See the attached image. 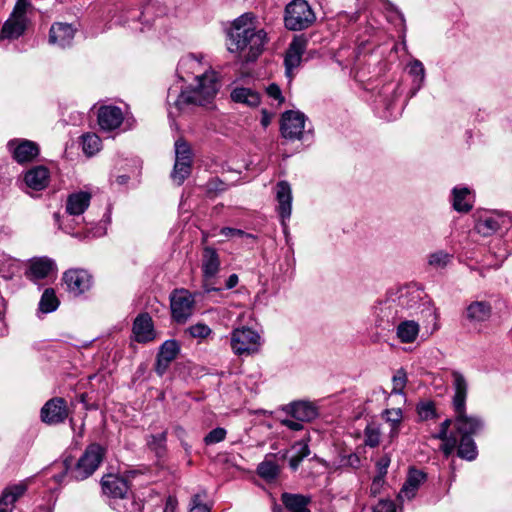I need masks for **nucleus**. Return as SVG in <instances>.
<instances>
[{
	"label": "nucleus",
	"instance_id": "nucleus-1",
	"mask_svg": "<svg viewBox=\"0 0 512 512\" xmlns=\"http://www.w3.org/2000/svg\"><path fill=\"white\" fill-rule=\"evenodd\" d=\"M177 73L183 81H188L193 76L196 84L191 88L177 91L169 89L167 103L169 105V116L185 111L190 106H205L215 98L219 83L215 71L202 62V56L189 54L180 59L177 66Z\"/></svg>",
	"mask_w": 512,
	"mask_h": 512
},
{
	"label": "nucleus",
	"instance_id": "nucleus-2",
	"mask_svg": "<svg viewBox=\"0 0 512 512\" xmlns=\"http://www.w3.org/2000/svg\"><path fill=\"white\" fill-rule=\"evenodd\" d=\"M256 17L253 13H244L233 21L227 33V49L238 54L244 62H253L264 49L267 34L263 29L255 28Z\"/></svg>",
	"mask_w": 512,
	"mask_h": 512
},
{
	"label": "nucleus",
	"instance_id": "nucleus-3",
	"mask_svg": "<svg viewBox=\"0 0 512 512\" xmlns=\"http://www.w3.org/2000/svg\"><path fill=\"white\" fill-rule=\"evenodd\" d=\"M452 386L454 389L453 407L455 410V429L459 436L473 437L484 428V420L476 415L466 413V398L468 383L464 375L454 370L451 373Z\"/></svg>",
	"mask_w": 512,
	"mask_h": 512
},
{
	"label": "nucleus",
	"instance_id": "nucleus-4",
	"mask_svg": "<svg viewBox=\"0 0 512 512\" xmlns=\"http://www.w3.org/2000/svg\"><path fill=\"white\" fill-rule=\"evenodd\" d=\"M101 489L103 494L110 499V506L118 512H129L127 504L135 506L128 481L123 477L114 474L104 475L101 479Z\"/></svg>",
	"mask_w": 512,
	"mask_h": 512
},
{
	"label": "nucleus",
	"instance_id": "nucleus-5",
	"mask_svg": "<svg viewBox=\"0 0 512 512\" xmlns=\"http://www.w3.org/2000/svg\"><path fill=\"white\" fill-rule=\"evenodd\" d=\"M316 16L305 0H293L285 8V27L291 31H301L310 27Z\"/></svg>",
	"mask_w": 512,
	"mask_h": 512
},
{
	"label": "nucleus",
	"instance_id": "nucleus-6",
	"mask_svg": "<svg viewBox=\"0 0 512 512\" xmlns=\"http://www.w3.org/2000/svg\"><path fill=\"white\" fill-rule=\"evenodd\" d=\"M104 456L105 449L100 444L92 443L88 445L72 470L73 477L76 480H84L90 477L98 469Z\"/></svg>",
	"mask_w": 512,
	"mask_h": 512
},
{
	"label": "nucleus",
	"instance_id": "nucleus-7",
	"mask_svg": "<svg viewBox=\"0 0 512 512\" xmlns=\"http://www.w3.org/2000/svg\"><path fill=\"white\" fill-rule=\"evenodd\" d=\"M261 344L260 334L249 327L235 328L231 333L230 345L238 356L257 353Z\"/></svg>",
	"mask_w": 512,
	"mask_h": 512
},
{
	"label": "nucleus",
	"instance_id": "nucleus-8",
	"mask_svg": "<svg viewBox=\"0 0 512 512\" xmlns=\"http://www.w3.org/2000/svg\"><path fill=\"white\" fill-rule=\"evenodd\" d=\"M28 6V0H17L12 13L2 26L0 39L14 40L24 34L27 27Z\"/></svg>",
	"mask_w": 512,
	"mask_h": 512
},
{
	"label": "nucleus",
	"instance_id": "nucleus-9",
	"mask_svg": "<svg viewBox=\"0 0 512 512\" xmlns=\"http://www.w3.org/2000/svg\"><path fill=\"white\" fill-rule=\"evenodd\" d=\"M392 295L398 304L399 312L404 315V318L417 313L425 298L424 291L414 284L401 287Z\"/></svg>",
	"mask_w": 512,
	"mask_h": 512
},
{
	"label": "nucleus",
	"instance_id": "nucleus-10",
	"mask_svg": "<svg viewBox=\"0 0 512 512\" xmlns=\"http://www.w3.org/2000/svg\"><path fill=\"white\" fill-rule=\"evenodd\" d=\"M219 268L220 259L217 251L214 248L206 247L202 258L203 288L205 292L220 290V288L213 286V280L219 272Z\"/></svg>",
	"mask_w": 512,
	"mask_h": 512
},
{
	"label": "nucleus",
	"instance_id": "nucleus-11",
	"mask_svg": "<svg viewBox=\"0 0 512 512\" xmlns=\"http://www.w3.org/2000/svg\"><path fill=\"white\" fill-rule=\"evenodd\" d=\"M193 295L185 289L176 290L171 295L172 316L178 323L185 322L193 313Z\"/></svg>",
	"mask_w": 512,
	"mask_h": 512
},
{
	"label": "nucleus",
	"instance_id": "nucleus-12",
	"mask_svg": "<svg viewBox=\"0 0 512 512\" xmlns=\"http://www.w3.org/2000/svg\"><path fill=\"white\" fill-rule=\"evenodd\" d=\"M305 126V115L299 111H286L281 118V134L290 140L300 139Z\"/></svg>",
	"mask_w": 512,
	"mask_h": 512
},
{
	"label": "nucleus",
	"instance_id": "nucleus-13",
	"mask_svg": "<svg viewBox=\"0 0 512 512\" xmlns=\"http://www.w3.org/2000/svg\"><path fill=\"white\" fill-rule=\"evenodd\" d=\"M14 160L20 164L34 160L39 154L38 145L26 139H13L7 144Z\"/></svg>",
	"mask_w": 512,
	"mask_h": 512
},
{
	"label": "nucleus",
	"instance_id": "nucleus-14",
	"mask_svg": "<svg viewBox=\"0 0 512 512\" xmlns=\"http://www.w3.org/2000/svg\"><path fill=\"white\" fill-rule=\"evenodd\" d=\"M63 280L68 291L74 296H79L88 291L92 285L91 275L83 269H71L64 273Z\"/></svg>",
	"mask_w": 512,
	"mask_h": 512
},
{
	"label": "nucleus",
	"instance_id": "nucleus-15",
	"mask_svg": "<svg viewBox=\"0 0 512 512\" xmlns=\"http://www.w3.org/2000/svg\"><path fill=\"white\" fill-rule=\"evenodd\" d=\"M399 307L393 295H390L384 301L379 302L374 307V313L377 317L378 326L385 324H395L396 321L404 319V315L399 312Z\"/></svg>",
	"mask_w": 512,
	"mask_h": 512
},
{
	"label": "nucleus",
	"instance_id": "nucleus-16",
	"mask_svg": "<svg viewBox=\"0 0 512 512\" xmlns=\"http://www.w3.org/2000/svg\"><path fill=\"white\" fill-rule=\"evenodd\" d=\"M67 416L66 401L60 397L48 400L41 409V420L49 425L62 423Z\"/></svg>",
	"mask_w": 512,
	"mask_h": 512
},
{
	"label": "nucleus",
	"instance_id": "nucleus-17",
	"mask_svg": "<svg viewBox=\"0 0 512 512\" xmlns=\"http://www.w3.org/2000/svg\"><path fill=\"white\" fill-rule=\"evenodd\" d=\"M492 316V306L488 301H472L467 305L463 317L470 326L477 328Z\"/></svg>",
	"mask_w": 512,
	"mask_h": 512
},
{
	"label": "nucleus",
	"instance_id": "nucleus-18",
	"mask_svg": "<svg viewBox=\"0 0 512 512\" xmlns=\"http://www.w3.org/2000/svg\"><path fill=\"white\" fill-rule=\"evenodd\" d=\"M276 200L278 202L277 211L281 218V223L286 228V221L290 218L292 212V190L287 181H280L275 188Z\"/></svg>",
	"mask_w": 512,
	"mask_h": 512
},
{
	"label": "nucleus",
	"instance_id": "nucleus-19",
	"mask_svg": "<svg viewBox=\"0 0 512 512\" xmlns=\"http://www.w3.org/2000/svg\"><path fill=\"white\" fill-rule=\"evenodd\" d=\"M135 341L138 343H148L156 338V332L151 316L148 313L139 314L132 327Z\"/></svg>",
	"mask_w": 512,
	"mask_h": 512
},
{
	"label": "nucleus",
	"instance_id": "nucleus-20",
	"mask_svg": "<svg viewBox=\"0 0 512 512\" xmlns=\"http://www.w3.org/2000/svg\"><path fill=\"white\" fill-rule=\"evenodd\" d=\"M76 29L68 23H54L49 31V43L53 45H57L61 48H65L70 46L74 36Z\"/></svg>",
	"mask_w": 512,
	"mask_h": 512
},
{
	"label": "nucleus",
	"instance_id": "nucleus-21",
	"mask_svg": "<svg viewBox=\"0 0 512 512\" xmlns=\"http://www.w3.org/2000/svg\"><path fill=\"white\" fill-rule=\"evenodd\" d=\"M122 110L117 106H102L98 111V124L102 130L112 131L123 122Z\"/></svg>",
	"mask_w": 512,
	"mask_h": 512
},
{
	"label": "nucleus",
	"instance_id": "nucleus-22",
	"mask_svg": "<svg viewBox=\"0 0 512 512\" xmlns=\"http://www.w3.org/2000/svg\"><path fill=\"white\" fill-rule=\"evenodd\" d=\"M306 46L307 41L302 37H295L290 43L284 59L287 75L290 76L293 69L300 65Z\"/></svg>",
	"mask_w": 512,
	"mask_h": 512
},
{
	"label": "nucleus",
	"instance_id": "nucleus-23",
	"mask_svg": "<svg viewBox=\"0 0 512 512\" xmlns=\"http://www.w3.org/2000/svg\"><path fill=\"white\" fill-rule=\"evenodd\" d=\"M287 412L292 418L309 422L318 416L317 407L308 401H296L287 406Z\"/></svg>",
	"mask_w": 512,
	"mask_h": 512
},
{
	"label": "nucleus",
	"instance_id": "nucleus-24",
	"mask_svg": "<svg viewBox=\"0 0 512 512\" xmlns=\"http://www.w3.org/2000/svg\"><path fill=\"white\" fill-rule=\"evenodd\" d=\"M426 480V474L417 469H410L407 479L403 484L402 489L400 490L399 497L401 499H412L415 495L421 484H423Z\"/></svg>",
	"mask_w": 512,
	"mask_h": 512
},
{
	"label": "nucleus",
	"instance_id": "nucleus-25",
	"mask_svg": "<svg viewBox=\"0 0 512 512\" xmlns=\"http://www.w3.org/2000/svg\"><path fill=\"white\" fill-rule=\"evenodd\" d=\"M55 263L48 257H38L30 260L27 276L31 280L44 279L53 271Z\"/></svg>",
	"mask_w": 512,
	"mask_h": 512
},
{
	"label": "nucleus",
	"instance_id": "nucleus-26",
	"mask_svg": "<svg viewBox=\"0 0 512 512\" xmlns=\"http://www.w3.org/2000/svg\"><path fill=\"white\" fill-rule=\"evenodd\" d=\"M50 179L49 170L44 166H36L28 170L24 176L26 185L33 190L47 187Z\"/></svg>",
	"mask_w": 512,
	"mask_h": 512
},
{
	"label": "nucleus",
	"instance_id": "nucleus-27",
	"mask_svg": "<svg viewBox=\"0 0 512 512\" xmlns=\"http://www.w3.org/2000/svg\"><path fill=\"white\" fill-rule=\"evenodd\" d=\"M91 194L85 191L72 193L66 201V212L69 215L78 216L85 212L89 207Z\"/></svg>",
	"mask_w": 512,
	"mask_h": 512
},
{
	"label": "nucleus",
	"instance_id": "nucleus-28",
	"mask_svg": "<svg viewBox=\"0 0 512 512\" xmlns=\"http://www.w3.org/2000/svg\"><path fill=\"white\" fill-rule=\"evenodd\" d=\"M231 99L235 103H240L251 108L257 107L261 102L259 92L246 87L234 88L231 92Z\"/></svg>",
	"mask_w": 512,
	"mask_h": 512
},
{
	"label": "nucleus",
	"instance_id": "nucleus-29",
	"mask_svg": "<svg viewBox=\"0 0 512 512\" xmlns=\"http://www.w3.org/2000/svg\"><path fill=\"white\" fill-rule=\"evenodd\" d=\"M381 417L389 426L388 438L392 442L399 435L403 420V412L400 408L385 409L382 412Z\"/></svg>",
	"mask_w": 512,
	"mask_h": 512
},
{
	"label": "nucleus",
	"instance_id": "nucleus-30",
	"mask_svg": "<svg viewBox=\"0 0 512 512\" xmlns=\"http://www.w3.org/2000/svg\"><path fill=\"white\" fill-rule=\"evenodd\" d=\"M399 321L400 323L397 325L396 328L397 338L401 343H413L419 335V324L414 320L401 319Z\"/></svg>",
	"mask_w": 512,
	"mask_h": 512
},
{
	"label": "nucleus",
	"instance_id": "nucleus-31",
	"mask_svg": "<svg viewBox=\"0 0 512 512\" xmlns=\"http://www.w3.org/2000/svg\"><path fill=\"white\" fill-rule=\"evenodd\" d=\"M26 491L24 484H17L6 488L0 496V512H9L12 510L16 500Z\"/></svg>",
	"mask_w": 512,
	"mask_h": 512
},
{
	"label": "nucleus",
	"instance_id": "nucleus-32",
	"mask_svg": "<svg viewBox=\"0 0 512 512\" xmlns=\"http://www.w3.org/2000/svg\"><path fill=\"white\" fill-rule=\"evenodd\" d=\"M281 500L289 512H310L308 504L311 498L301 494L283 493Z\"/></svg>",
	"mask_w": 512,
	"mask_h": 512
},
{
	"label": "nucleus",
	"instance_id": "nucleus-33",
	"mask_svg": "<svg viewBox=\"0 0 512 512\" xmlns=\"http://www.w3.org/2000/svg\"><path fill=\"white\" fill-rule=\"evenodd\" d=\"M453 208L461 213L469 212L473 207L471 192L468 188H454L453 191Z\"/></svg>",
	"mask_w": 512,
	"mask_h": 512
},
{
	"label": "nucleus",
	"instance_id": "nucleus-34",
	"mask_svg": "<svg viewBox=\"0 0 512 512\" xmlns=\"http://www.w3.org/2000/svg\"><path fill=\"white\" fill-rule=\"evenodd\" d=\"M502 223L503 219L501 217H481L477 220L475 224V230L480 235L484 237H489L495 234L501 228Z\"/></svg>",
	"mask_w": 512,
	"mask_h": 512
},
{
	"label": "nucleus",
	"instance_id": "nucleus-35",
	"mask_svg": "<svg viewBox=\"0 0 512 512\" xmlns=\"http://www.w3.org/2000/svg\"><path fill=\"white\" fill-rule=\"evenodd\" d=\"M458 437V451L457 454L460 458L472 461L477 457L478 451L476 444L472 437L457 436Z\"/></svg>",
	"mask_w": 512,
	"mask_h": 512
},
{
	"label": "nucleus",
	"instance_id": "nucleus-36",
	"mask_svg": "<svg viewBox=\"0 0 512 512\" xmlns=\"http://www.w3.org/2000/svg\"><path fill=\"white\" fill-rule=\"evenodd\" d=\"M59 304H60V302L55 294L54 289L47 288L44 290V292L40 298L39 310L45 314L51 313L58 308Z\"/></svg>",
	"mask_w": 512,
	"mask_h": 512
},
{
	"label": "nucleus",
	"instance_id": "nucleus-37",
	"mask_svg": "<svg viewBox=\"0 0 512 512\" xmlns=\"http://www.w3.org/2000/svg\"><path fill=\"white\" fill-rule=\"evenodd\" d=\"M381 427L376 422H370L364 429V443L366 446L375 448L380 444Z\"/></svg>",
	"mask_w": 512,
	"mask_h": 512
},
{
	"label": "nucleus",
	"instance_id": "nucleus-38",
	"mask_svg": "<svg viewBox=\"0 0 512 512\" xmlns=\"http://www.w3.org/2000/svg\"><path fill=\"white\" fill-rule=\"evenodd\" d=\"M167 441V432L163 431L159 434H151L146 437L147 447L156 455L160 456L165 452Z\"/></svg>",
	"mask_w": 512,
	"mask_h": 512
},
{
	"label": "nucleus",
	"instance_id": "nucleus-39",
	"mask_svg": "<svg viewBox=\"0 0 512 512\" xmlns=\"http://www.w3.org/2000/svg\"><path fill=\"white\" fill-rule=\"evenodd\" d=\"M180 352V345L174 339L166 340L159 348L157 356L173 361Z\"/></svg>",
	"mask_w": 512,
	"mask_h": 512
},
{
	"label": "nucleus",
	"instance_id": "nucleus-40",
	"mask_svg": "<svg viewBox=\"0 0 512 512\" xmlns=\"http://www.w3.org/2000/svg\"><path fill=\"white\" fill-rule=\"evenodd\" d=\"M409 74L414 77L415 89L419 90L425 80V68L421 61L414 59L408 64Z\"/></svg>",
	"mask_w": 512,
	"mask_h": 512
},
{
	"label": "nucleus",
	"instance_id": "nucleus-41",
	"mask_svg": "<svg viewBox=\"0 0 512 512\" xmlns=\"http://www.w3.org/2000/svg\"><path fill=\"white\" fill-rule=\"evenodd\" d=\"M436 438L443 441V443L441 445V450L443 451V453L446 456H449L457 447L458 437L453 434H451L449 436L448 431H446L445 429H442L441 427H440L439 432L436 435Z\"/></svg>",
	"mask_w": 512,
	"mask_h": 512
},
{
	"label": "nucleus",
	"instance_id": "nucleus-42",
	"mask_svg": "<svg viewBox=\"0 0 512 512\" xmlns=\"http://www.w3.org/2000/svg\"><path fill=\"white\" fill-rule=\"evenodd\" d=\"M258 475L267 480H274L279 474V466L274 461H263L257 467Z\"/></svg>",
	"mask_w": 512,
	"mask_h": 512
},
{
	"label": "nucleus",
	"instance_id": "nucleus-43",
	"mask_svg": "<svg viewBox=\"0 0 512 512\" xmlns=\"http://www.w3.org/2000/svg\"><path fill=\"white\" fill-rule=\"evenodd\" d=\"M452 258V254L439 250L428 256V264L435 269H443L451 262Z\"/></svg>",
	"mask_w": 512,
	"mask_h": 512
},
{
	"label": "nucleus",
	"instance_id": "nucleus-44",
	"mask_svg": "<svg viewBox=\"0 0 512 512\" xmlns=\"http://www.w3.org/2000/svg\"><path fill=\"white\" fill-rule=\"evenodd\" d=\"M175 161L192 164V153L189 144L179 139L175 142Z\"/></svg>",
	"mask_w": 512,
	"mask_h": 512
},
{
	"label": "nucleus",
	"instance_id": "nucleus-45",
	"mask_svg": "<svg viewBox=\"0 0 512 512\" xmlns=\"http://www.w3.org/2000/svg\"><path fill=\"white\" fill-rule=\"evenodd\" d=\"M83 151L92 156L101 148V139L96 134H86L82 137Z\"/></svg>",
	"mask_w": 512,
	"mask_h": 512
},
{
	"label": "nucleus",
	"instance_id": "nucleus-46",
	"mask_svg": "<svg viewBox=\"0 0 512 512\" xmlns=\"http://www.w3.org/2000/svg\"><path fill=\"white\" fill-rule=\"evenodd\" d=\"M191 173V164L175 161L171 177L178 185H181Z\"/></svg>",
	"mask_w": 512,
	"mask_h": 512
},
{
	"label": "nucleus",
	"instance_id": "nucleus-47",
	"mask_svg": "<svg viewBox=\"0 0 512 512\" xmlns=\"http://www.w3.org/2000/svg\"><path fill=\"white\" fill-rule=\"evenodd\" d=\"M407 383V374L404 369H399L396 371L392 378V394H403L404 388Z\"/></svg>",
	"mask_w": 512,
	"mask_h": 512
},
{
	"label": "nucleus",
	"instance_id": "nucleus-48",
	"mask_svg": "<svg viewBox=\"0 0 512 512\" xmlns=\"http://www.w3.org/2000/svg\"><path fill=\"white\" fill-rule=\"evenodd\" d=\"M206 497V492L194 494L190 501L189 512H210V508L203 503V499Z\"/></svg>",
	"mask_w": 512,
	"mask_h": 512
},
{
	"label": "nucleus",
	"instance_id": "nucleus-49",
	"mask_svg": "<svg viewBox=\"0 0 512 512\" xmlns=\"http://www.w3.org/2000/svg\"><path fill=\"white\" fill-rule=\"evenodd\" d=\"M417 413L421 420L434 418L436 416L434 403L432 401L419 403L417 406Z\"/></svg>",
	"mask_w": 512,
	"mask_h": 512
},
{
	"label": "nucleus",
	"instance_id": "nucleus-50",
	"mask_svg": "<svg viewBox=\"0 0 512 512\" xmlns=\"http://www.w3.org/2000/svg\"><path fill=\"white\" fill-rule=\"evenodd\" d=\"M226 430L221 427H217L211 430L204 438V442L206 445H213L219 442H222L226 437Z\"/></svg>",
	"mask_w": 512,
	"mask_h": 512
},
{
	"label": "nucleus",
	"instance_id": "nucleus-51",
	"mask_svg": "<svg viewBox=\"0 0 512 512\" xmlns=\"http://www.w3.org/2000/svg\"><path fill=\"white\" fill-rule=\"evenodd\" d=\"M188 332L193 338L204 339L211 334L212 330L206 324L197 323L195 325L190 326L188 328Z\"/></svg>",
	"mask_w": 512,
	"mask_h": 512
},
{
	"label": "nucleus",
	"instance_id": "nucleus-52",
	"mask_svg": "<svg viewBox=\"0 0 512 512\" xmlns=\"http://www.w3.org/2000/svg\"><path fill=\"white\" fill-rule=\"evenodd\" d=\"M372 512H397V507L393 500L381 499L373 506Z\"/></svg>",
	"mask_w": 512,
	"mask_h": 512
},
{
	"label": "nucleus",
	"instance_id": "nucleus-53",
	"mask_svg": "<svg viewBox=\"0 0 512 512\" xmlns=\"http://www.w3.org/2000/svg\"><path fill=\"white\" fill-rule=\"evenodd\" d=\"M293 455L305 459L310 454V449L305 441H298L292 446Z\"/></svg>",
	"mask_w": 512,
	"mask_h": 512
},
{
	"label": "nucleus",
	"instance_id": "nucleus-54",
	"mask_svg": "<svg viewBox=\"0 0 512 512\" xmlns=\"http://www.w3.org/2000/svg\"><path fill=\"white\" fill-rule=\"evenodd\" d=\"M266 92L269 97L277 100L279 104H281L284 101V98L282 97V93L278 85L274 83L270 84L267 87Z\"/></svg>",
	"mask_w": 512,
	"mask_h": 512
},
{
	"label": "nucleus",
	"instance_id": "nucleus-55",
	"mask_svg": "<svg viewBox=\"0 0 512 512\" xmlns=\"http://www.w3.org/2000/svg\"><path fill=\"white\" fill-rule=\"evenodd\" d=\"M304 421L297 420L295 418L293 419H284L282 420V424L293 431H300L303 429V423Z\"/></svg>",
	"mask_w": 512,
	"mask_h": 512
},
{
	"label": "nucleus",
	"instance_id": "nucleus-56",
	"mask_svg": "<svg viewBox=\"0 0 512 512\" xmlns=\"http://www.w3.org/2000/svg\"><path fill=\"white\" fill-rule=\"evenodd\" d=\"M171 361L169 360H165L164 358H161L159 356H157V359H156V373L160 376H162L167 368L169 367Z\"/></svg>",
	"mask_w": 512,
	"mask_h": 512
},
{
	"label": "nucleus",
	"instance_id": "nucleus-57",
	"mask_svg": "<svg viewBox=\"0 0 512 512\" xmlns=\"http://www.w3.org/2000/svg\"><path fill=\"white\" fill-rule=\"evenodd\" d=\"M207 188L209 192H221L225 190V184L218 178H215L207 183Z\"/></svg>",
	"mask_w": 512,
	"mask_h": 512
},
{
	"label": "nucleus",
	"instance_id": "nucleus-58",
	"mask_svg": "<svg viewBox=\"0 0 512 512\" xmlns=\"http://www.w3.org/2000/svg\"><path fill=\"white\" fill-rule=\"evenodd\" d=\"M220 234L224 235L226 237L229 236H237L241 237L244 235V231L241 229L231 228V227H224L220 230Z\"/></svg>",
	"mask_w": 512,
	"mask_h": 512
},
{
	"label": "nucleus",
	"instance_id": "nucleus-59",
	"mask_svg": "<svg viewBox=\"0 0 512 512\" xmlns=\"http://www.w3.org/2000/svg\"><path fill=\"white\" fill-rule=\"evenodd\" d=\"M177 506V499L174 496H169L166 500L163 512H175Z\"/></svg>",
	"mask_w": 512,
	"mask_h": 512
},
{
	"label": "nucleus",
	"instance_id": "nucleus-60",
	"mask_svg": "<svg viewBox=\"0 0 512 512\" xmlns=\"http://www.w3.org/2000/svg\"><path fill=\"white\" fill-rule=\"evenodd\" d=\"M303 460V458H300L297 455H292L289 460V466L291 467L292 470L296 471Z\"/></svg>",
	"mask_w": 512,
	"mask_h": 512
},
{
	"label": "nucleus",
	"instance_id": "nucleus-61",
	"mask_svg": "<svg viewBox=\"0 0 512 512\" xmlns=\"http://www.w3.org/2000/svg\"><path fill=\"white\" fill-rule=\"evenodd\" d=\"M238 281H239L238 276L236 274H231L226 281V288L227 289L234 288L238 284Z\"/></svg>",
	"mask_w": 512,
	"mask_h": 512
},
{
	"label": "nucleus",
	"instance_id": "nucleus-62",
	"mask_svg": "<svg viewBox=\"0 0 512 512\" xmlns=\"http://www.w3.org/2000/svg\"><path fill=\"white\" fill-rule=\"evenodd\" d=\"M389 463H390V460L387 457H384L378 461V466H379L381 473H383V474L386 473V469L389 466Z\"/></svg>",
	"mask_w": 512,
	"mask_h": 512
},
{
	"label": "nucleus",
	"instance_id": "nucleus-63",
	"mask_svg": "<svg viewBox=\"0 0 512 512\" xmlns=\"http://www.w3.org/2000/svg\"><path fill=\"white\" fill-rule=\"evenodd\" d=\"M381 482H382V477H377L373 480V483L371 485V493L376 495V493L378 492L379 490V487L381 485Z\"/></svg>",
	"mask_w": 512,
	"mask_h": 512
},
{
	"label": "nucleus",
	"instance_id": "nucleus-64",
	"mask_svg": "<svg viewBox=\"0 0 512 512\" xmlns=\"http://www.w3.org/2000/svg\"><path fill=\"white\" fill-rule=\"evenodd\" d=\"M63 464H64V466H65V471H64L63 473L59 474V475H55V476H54L55 481H56V482H58V483H60V482L64 479V477H65V475H66V472H67V470H68V468H69V466H70V463L68 462V459H66V460L63 462Z\"/></svg>",
	"mask_w": 512,
	"mask_h": 512
}]
</instances>
